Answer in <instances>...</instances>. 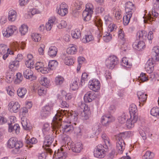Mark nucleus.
Returning a JSON list of instances; mask_svg holds the SVG:
<instances>
[{"instance_id":"obj_26","label":"nucleus","mask_w":159,"mask_h":159,"mask_svg":"<svg viewBox=\"0 0 159 159\" xmlns=\"http://www.w3.org/2000/svg\"><path fill=\"white\" fill-rule=\"evenodd\" d=\"M77 48L76 46L74 44H70L66 50L67 53L68 54L73 55L77 52Z\"/></svg>"},{"instance_id":"obj_7","label":"nucleus","mask_w":159,"mask_h":159,"mask_svg":"<svg viewBox=\"0 0 159 159\" xmlns=\"http://www.w3.org/2000/svg\"><path fill=\"white\" fill-rule=\"evenodd\" d=\"M93 21L94 24L97 27V30H96L95 32V34L97 35V37L98 39V42H99L100 38L102 36L101 32L102 30V21L98 16H95Z\"/></svg>"},{"instance_id":"obj_59","label":"nucleus","mask_w":159,"mask_h":159,"mask_svg":"<svg viewBox=\"0 0 159 159\" xmlns=\"http://www.w3.org/2000/svg\"><path fill=\"white\" fill-rule=\"evenodd\" d=\"M67 25V23L65 20H61V22L57 25L58 28L61 29L65 28Z\"/></svg>"},{"instance_id":"obj_6","label":"nucleus","mask_w":159,"mask_h":159,"mask_svg":"<svg viewBox=\"0 0 159 159\" xmlns=\"http://www.w3.org/2000/svg\"><path fill=\"white\" fill-rule=\"evenodd\" d=\"M124 136L125 134L123 133H120L116 137V148L119 154H121L125 149V143L123 139Z\"/></svg>"},{"instance_id":"obj_62","label":"nucleus","mask_w":159,"mask_h":159,"mask_svg":"<svg viewBox=\"0 0 159 159\" xmlns=\"http://www.w3.org/2000/svg\"><path fill=\"white\" fill-rule=\"evenodd\" d=\"M6 81L8 83L12 82L13 80V76L11 75L10 73H7L6 74Z\"/></svg>"},{"instance_id":"obj_27","label":"nucleus","mask_w":159,"mask_h":159,"mask_svg":"<svg viewBox=\"0 0 159 159\" xmlns=\"http://www.w3.org/2000/svg\"><path fill=\"white\" fill-rule=\"evenodd\" d=\"M39 80L41 85L46 87H48L49 85L50 80L46 77L41 76L39 78Z\"/></svg>"},{"instance_id":"obj_42","label":"nucleus","mask_w":159,"mask_h":159,"mask_svg":"<svg viewBox=\"0 0 159 159\" xmlns=\"http://www.w3.org/2000/svg\"><path fill=\"white\" fill-rule=\"evenodd\" d=\"M74 60L70 57H66L64 58L65 64L68 66L72 65L74 63Z\"/></svg>"},{"instance_id":"obj_40","label":"nucleus","mask_w":159,"mask_h":159,"mask_svg":"<svg viewBox=\"0 0 159 159\" xmlns=\"http://www.w3.org/2000/svg\"><path fill=\"white\" fill-rule=\"evenodd\" d=\"M88 76V74L86 72H84L82 74L81 79L79 83V85L82 86L84 84L85 82L88 81L87 77Z\"/></svg>"},{"instance_id":"obj_39","label":"nucleus","mask_w":159,"mask_h":159,"mask_svg":"<svg viewBox=\"0 0 159 159\" xmlns=\"http://www.w3.org/2000/svg\"><path fill=\"white\" fill-rule=\"evenodd\" d=\"M19 30L21 35H24L28 32V27L26 25L23 24L19 28Z\"/></svg>"},{"instance_id":"obj_12","label":"nucleus","mask_w":159,"mask_h":159,"mask_svg":"<svg viewBox=\"0 0 159 159\" xmlns=\"http://www.w3.org/2000/svg\"><path fill=\"white\" fill-rule=\"evenodd\" d=\"M17 30V27L14 25H10L6 30L2 31V33L4 37L8 38L12 36L14 32Z\"/></svg>"},{"instance_id":"obj_14","label":"nucleus","mask_w":159,"mask_h":159,"mask_svg":"<svg viewBox=\"0 0 159 159\" xmlns=\"http://www.w3.org/2000/svg\"><path fill=\"white\" fill-rule=\"evenodd\" d=\"M114 120V117L111 116L104 115L102 117L101 122L102 125L107 126Z\"/></svg>"},{"instance_id":"obj_3","label":"nucleus","mask_w":159,"mask_h":159,"mask_svg":"<svg viewBox=\"0 0 159 159\" xmlns=\"http://www.w3.org/2000/svg\"><path fill=\"white\" fill-rule=\"evenodd\" d=\"M60 112L59 114H58V115L59 116V117L61 118V117L62 116H65L66 117H67L68 118L69 120H70V123L71 122L75 125H76V123H75L78 119V113L76 111H69L67 110H62L61 111L59 110Z\"/></svg>"},{"instance_id":"obj_28","label":"nucleus","mask_w":159,"mask_h":159,"mask_svg":"<svg viewBox=\"0 0 159 159\" xmlns=\"http://www.w3.org/2000/svg\"><path fill=\"white\" fill-rule=\"evenodd\" d=\"M125 10L126 12H131L133 13L135 10L134 4L131 2H128L126 4Z\"/></svg>"},{"instance_id":"obj_18","label":"nucleus","mask_w":159,"mask_h":159,"mask_svg":"<svg viewBox=\"0 0 159 159\" xmlns=\"http://www.w3.org/2000/svg\"><path fill=\"white\" fill-rule=\"evenodd\" d=\"M100 87V83L98 80L94 79L91 80L90 84V89L94 91L97 92L99 89Z\"/></svg>"},{"instance_id":"obj_46","label":"nucleus","mask_w":159,"mask_h":159,"mask_svg":"<svg viewBox=\"0 0 159 159\" xmlns=\"http://www.w3.org/2000/svg\"><path fill=\"white\" fill-rule=\"evenodd\" d=\"M32 40L35 42L40 41L41 39V35L40 34L37 33H33L31 34Z\"/></svg>"},{"instance_id":"obj_19","label":"nucleus","mask_w":159,"mask_h":159,"mask_svg":"<svg viewBox=\"0 0 159 159\" xmlns=\"http://www.w3.org/2000/svg\"><path fill=\"white\" fill-rule=\"evenodd\" d=\"M137 95L139 100V105H142L143 106L146 102L147 98V94L142 92L138 91L137 93Z\"/></svg>"},{"instance_id":"obj_4","label":"nucleus","mask_w":159,"mask_h":159,"mask_svg":"<svg viewBox=\"0 0 159 159\" xmlns=\"http://www.w3.org/2000/svg\"><path fill=\"white\" fill-rule=\"evenodd\" d=\"M54 105L53 103L50 102L43 107L40 112V117L44 119L49 116L52 111Z\"/></svg>"},{"instance_id":"obj_57","label":"nucleus","mask_w":159,"mask_h":159,"mask_svg":"<svg viewBox=\"0 0 159 159\" xmlns=\"http://www.w3.org/2000/svg\"><path fill=\"white\" fill-rule=\"evenodd\" d=\"M57 13L60 16H63L68 13V9H58Z\"/></svg>"},{"instance_id":"obj_30","label":"nucleus","mask_w":159,"mask_h":159,"mask_svg":"<svg viewBox=\"0 0 159 159\" xmlns=\"http://www.w3.org/2000/svg\"><path fill=\"white\" fill-rule=\"evenodd\" d=\"M55 20V18L54 17H51L49 19L45 25L46 28L47 30L50 31L51 30Z\"/></svg>"},{"instance_id":"obj_9","label":"nucleus","mask_w":159,"mask_h":159,"mask_svg":"<svg viewBox=\"0 0 159 159\" xmlns=\"http://www.w3.org/2000/svg\"><path fill=\"white\" fill-rule=\"evenodd\" d=\"M119 63L118 58L116 56L109 57L105 61L107 67L110 69H113Z\"/></svg>"},{"instance_id":"obj_52","label":"nucleus","mask_w":159,"mask_h":159,"mask_svg":"<svg viewBox=\"0 0 159 159\" xmlns=\"http://www.w3.org/2000/svg\"><path fill=\"white\" fill-rule=\"evenodd\" d=\"M16 79L15 81V84H19L22 80L23 77L21 73H18L16 74Z\"/></svg>"},{"instance_id":"obj_43","label":"nucleus","mask_w":159,"mask_h":159,"mask_svg":"<svg viewBox=\"0 0 159 159\" xmlns=\"http://www.w3.org/2000/svg\"><path fill=\"white\" fill-rule=\"evenodd\" d=\"M44 135H48L50 131V126L48 123L44 124L42 129Z\"/></svg>"},{"instance_id":"obj_23","label":"nucleus","mask_w":159,"mask_h":159,"mask_svg":"<svg viewBox=\"0 0 159 159\" xmlns=\"http://www.w3.org/2000/svg\"><path fill=\"white\" fill-rule=\"evenodd\" d=\"M89 3L85 5V9L83 12V17L84 21H86L89 20Z\"/></svg>"},{"instance_id":"obj_22","label":"nucleus","mask_w":159,"mask_h":159,"mask_svg":"<svg viewBox=\"0 0 159 159\" xmlns=\"http://www.w3.org/2000/svg\"><path fill=\"white\" fill-rule=\"evenodd\" d=\"M20 129L19 125L17 124H16L14 125L11 124H9L8 131L10 132H12L13 133L18 134L20 132Z\"/></svg>"},{"instance_id":"obj_2","label":"nucleus","mask_w":159,"mask_h":159,"mask_svg":"<svg viewBox=\"0 0 159 159\" xmlns=\"http://www.w3.org/2000/svg\"><path fill=\"white\" fill-rule=\"evenodd\" d=\"M129 112L130 118L128 120L127 126L128 128H131L134 126V123L137 122L138 118L137 107L135 104H132L130 105Z\"/></svg>"},{"instance_id":"obj_35","label":"nucleus","mask_w":159,"mask_h":159,"mask_svg":"<svg viewBox=\"0 0 159 159\" xmlns=\"http://www.w3.org/2000/svg\"><path fill=\"white\" fill-rule=\"evenodd\" d=\"M16 141V140L15 138L11 137L10 138L7 143V147L9 148H14Z\"/></svg>"},{"instance_id":"obj_34","label":"nucleus","mask_w":159,"mask_h":159,"mask_svg":"<svg viewBox=\"0 0 159 159\" xmlns=\"http://www.w3.org/2000/svg\"><path fill=\"white\" fill-rule=\"evenodd\" d=\"M27 90L25 88H19L17 91L18 96L21 98H23L27 93Z\"/></svg>"},{"instance_id":"obj_31","label":"nucleus","mask_w":159,"mask_h":159,"mask_svg":"<svg viewBox=\"0 0 159 159\" xmlns=\"http://www.w3.org/2000/svg\"><path fill=\"white\" fill-rule=\"evenodd\" d=\"M132 15V13L131 12H126L125 16L123 18V23L125 25H126L129 24Z\"/></svg>"},{"instance_id":"obj_37","label":"nucleus","mask_w":159,"mask_h":159,"mask_svg":"<svg viewBox=\"0 0 159 159\" xmlns=\"http://www.w3.org/2000/svg\"><path fill=\"white\" fill-rule=\"evenodd\" d=\"M21 124L23 128L25 130H29L30 129V126L27 123V119L25 118H22L21 119Z\"/></svg>"},{"instance_id":"obj_41","label":"nucleus","mask_w":159,"mask_h":159,"mask_svg":"<svg viewBox=\"0 0 159 159\" xmlns=\"http://www.w3.org/2000/svg\"><path fill=\"white\" fill-rule=\"evenodd\" d=\"M15 145L14 148H15L13 150V152L14 153H17L19 152V149L23 146V143L21 141H16V143Z\"/></svg>"},{"instance_id":"obj_38","label":"nucleus","mask_w":159,"mask_h":159,"mask_svg":"<svg viewBox=\"0 0 159 159\" xmlns=\"http://www.w3.org/2000/svg\"><path fill=\"white\" fill-rule=\"evenodd\" d=\"M118 119L120 123L123 124L126 122V125L128 120H129L127 116L125 113L123 114L121 116H119Z\"/></svg>"},{"instance_id":"obj_16","label":"nucleus","mask_w":159,"mask_h":159,"mask_svg":"<svg viewBox=\"0 0 159 159\" xmlns=\"http://www.w3.org/2000/svg\"><path fill=\"white\" fill-rule=\"evenodd\" d=\"M54 140V138L52 135H47L45 137L43 141V148L46 149V147H49L52 143Z\"/></svg>"},{"instance_id":"obj_47","label":"nucleus","mask_w":159,"mask_h":159,"mask_svg":"<svg viewBox=\"0 0 159 159\" xmlns=\"http://www.w3.org/2000/svg\"><path fill=\"white\" fill-rule=\"evenodd\" d=\"M37 142V139L34 138L33 137L30 139H26V143L27 144H28L30 147H31V144H35Z\"/></svg>"},{"instance_id":"obj_17","label":"nucleus","mask_w":159,"mask_h":159,"mask_svg":"<svg viewBox=\"0 0 159 159\" xmlns=\"http://www.w3.org/2000/svg\"><path fill=\"white\" fill-rule=\"evenodd\" d=\"M133 47L137 50L140 51L145 48V44L144 41L136 40L133 43Z\"/></svg>"},{"instance_id":"obj_10","label":"nucleus","mask_w":159,"mask_h":159,"mask_svg":"<svg viewBox=\"0 0 159 159\" xmlns=\"http://www.w3.org/2000/svg\"><path fill=\"white\" fill-rule=\"evenodd\" d=\"M78 106L79 107V110L80 111H83V112L82 113V116L84 117V119L87 120L88 119L89 113V105L80 102H79Z\"/></svg>"},{"instance_id":"obj_36","label":"nucleus","mask_w":159,"mask_h":159,"mask_svg":"<svg viewBox=\"0 0 159 159\" xmlns=\"http://www.w3.org/2000/svg\"><path fill=\"white\" fill-rule=\"evenodd\" d=\"M58 62L56 60L49 61L48 64V68L50 70L55 69L57 66Z\"/></svg>"},{"instance_id":"obj_32","label":"nucleus","mask_w":159,"mask_h":159,"mask_svg":"<svg viewBox=\"0 0 159 159\" xmlns=\"http://www.w3.org/2000/svg\"><path fill=\"white\" fill-rule=\"evenodd\" d=\"M80 81L79 79L77 78H75L71 83L70 84V88L73 90H75L79 88L78 82Z\"/></svg>"},{"instance_id":"obj_50","label":"nucleus","mask_w":159,"mask_h":159,"mask_svg":"<svg viewBox=\"0 0 159 159\" xmlns=\"http://www.w3.org/2000/svg\"><path fill=\"white\" fill-rule=\"evenodd\" d=\"M62 140L65 143H67L68 145L69 146L70 144L71 145V144H72L70 143L71 140L70 138L68 135H64L62 137Z\"/></svg>"},{"instance_id":"obj_53","label":"nucleus","mask_w":159,"mask_h":159,"mask_svg":"<svg viewBox=\"0 0 159 159\" xmlns=\"http://www.w3.org/2000/svg\"><path fill=\"white\" fill-rule=\"evenodd\" d=\"M47 93L46 88L43 87H40L38 90V94L40 96H44Z\"/></svg>"},{"instance_id":"obj_64","label":"nucleus","mask_w":159,"mask_h":159,"mask_svg":"<svg viewBox=\"0 0 159 159\" xmlns=\"http://www.w3.org/2000/svg\"><path fill=\"white\" fill-rule=\"evenodd\" d=\"M7 93L11 96H13L14 94L15 90L13 88H11L10 87H8L7 89Z\"/></svg>"},{"instance_id":"obj_56","label":"nucleus","mask_w":159,"mask_h":159,"mask_svg":"<svg viewBox=\"0 0 159 159\" xmlns=\"http://www.w3.org/2000/svg\"><path fill=\"white\" fill-rule=\"evenodd\" d=\"M118 31V37L119 38L121 39L122 41H124L125 40L124 37V33L121 29H119Z\"/></svg>"},{"instance_id":"obj_5","label":"nucleus","mask_w":159,"mask_h":159,"mask_svg":"<svg viewBox=\"0 0 159 159\" xmlns=\"http://www.w3.org/2000/svg\"><path fill=\"white\" fill-rule=\"evenodd\" d=\"M108 151L107 146L98 144L94 151V155L98 158H102L105 156L106 152Z\"/></svg>"},{"instance_id":"obj_21","label":"nucleus","mask_w":159,"mask_h":159,"mask_svg":"<svg viewBox=\"0 0 159 159\" xmlns=\"http://www.w3.org/2000/svg\"><path fill=\"white\" fill-rule=\"evenodd\" d=\"M152 16L151 14H150L147 17L146 20H144V21L145 23L150 24L152 21H154L155 20V18L158 16V13L155 12L154 11H152Z\"/></svg>"},{"instance_id":"obj_54","label":"nucleus","mask_w":159,"mask_h":159,"mask_svg":"<svg viewBox=\"0 0 159 159\" xmlns=\"http://www.w3.org/2000/svg\"><path fill=\"white\" fill-rule=\"evenodd\" d=\"M102 138L104 140L105 144L104 145H106L108 146L110 145L109 139L106 134L104 133L102 135Z\"/></svg>"},{"instance_id":"obj_25","label":"nucleus","mask_w":159,"mask_h":159,"mask_svg":"<svg viewBox=\"0 0 159 159\" xmlns=\"http://www.w3.org/2000/svg\"><path fill=\"white\" fill-rule=\"evenodd\" d=\"M17 13L13 10H11L9 11L8 13V18L9 21H14L16 20L17 18Z\"/></svg>"},{"instance_id":"obj_29","label":"nucleus","mask_w":159,"mask_h":159,"mask_svg":"<svg viewBox=\"0 0 159 159\" xmlns=\"http://www.w3.org/2000/svg\"><path fill=\"white\" fill-rule=\"evenodd\" d=\"M57 52V48L56 47L51 46L49 49L48 54L50 56L53 57L56 55Z\"/></svg>"},{"instance_id":"obj_13","label":"nucleus","mask_w":159,"mask_h":159,"mask_svg":"<svg viewBox=\"0 0 159 159\" xmlns=\"http://www.w3.org/2000/svg\"><path fill=\"white\" fill-rule=\"evenodd\" d=\"M56 159H68L67 153L62 148L55 151L54 155Z\"/></svg>"},{"instance_id":"obj_24","label":"nucleus","mask_w":159,"mask_h":159,"mask_svg":"<svg viewBox=\"0 0 159 159\" xmlns=\"http://www.w3.org/2000/svg\"><path fill=\"white\" fill-rule=\"evenodd\" d=\"M19 66V61L14 60L11 61L9 65V67L10 69L13 71L16 70Z\"/></svg>"},{"instance_id":"obj_58","label":"nucleus","mask_w":159,"mask_h":159,"mask_svg":"<svg viewBox=\"0 0 159 159\" xmlns=\"http://www.w3.org/2000/svg\"><path fill=\"white\" fill-rule=\"evenodd\" d=\"M111 35L110 33H107L106 35L103 37V39L105 42H107L111 39Z\"/></svg>"},{"instance_id":"obj_48","label":"nucleus","mask_w":159,"mask_h":159,"mask_svg":"<svg viewBox=\"0 0 159 159\" xmlns=\"http://www.w3.org/2000/svg\"><path fill=\"white\" fill-rule=\"evenodd\" d=\"M150 113L154 116L159 118V108L157 107H153L151 110Z\"/></svg>"},{"instance_id":"obj_20","label":"nucleus","mask_w":159,"mask_h":159,"mask_svg":"<svg viewBox=\"0 0 159 159\" xmlns=\"http://www.w3.org/2000/svg\"><path fill=\"white\" fill-rule=\"evenodd\" d=\"M70 148L72 151L76 153L80 152L81 149L83 148V146L81 143L78 142L74 144L73 143L71 144Z\"/></svg>"},{"instance_id":"obj_33","label":"nucleus","mask_w":159,"mask_h":159,"mask_svg":"<svg viewBox=\"0 0 159 159\" xmlns=\"http://www.w3.org/2000/svg\"><path fill=\"white\" fill-rule=\"evenodd\" d=\"M152 53L154 56L156 60L159 62V47L156 46L153 47Z\"/></svg>"},{"instance_id":"obj_11","label":"nucleus","mask_w":159,"mask_h":159,"mask_svg":"<svg viewBox=\"0 0 159 159\" xmlns=\"http://www.w3.org/2000/svg\"><path fill=\"white\" fill-rule=\"evenodd\" d=\"M20 105L17 102L13 101H11L8 105V110L11 113H17L20 109Z\"/></svg>"},{"instance_id":"obj_63","label":"nucleus","mask_w":159,"mask_h":159,"mask_svg":"<svg viewBox=\"0 0 159 159\" xmlns=\"http://www.w3.org/2000/svg\"><path fill=\"white\" fill-rule=\"evenodd\" d=\"M34 64V62H32L25 60V65L28 68L31 69V68H33Z\"/></svg>"},{"instance_id":"obj_55","label":"nucleus","mask_w":159,"mask_h":159,"mask_svg":"<svg viewBox=\"0 0 159 159\" xmlns=\"http://www.w3.org/2000/svg\"><path fill=\"white\" fill-rule=\"evenodd\" d=\"M105 11V8L102 7H98L95 9V13L96 14L97 13H99L101 14H104Z\"/></svg>"},{"instance_id":"obj_15","label":"nucleus","mask_w":159,"mask_h":159,"mask_svg":"<svg viewBox=\"0 0 159 159\" xmlns=\"http://www.w3.org/2000/svg\"><path fill=\"white\" fill-rule=\"evenodd\" d=\"M33 74V72L30 68L25 69L23 71V75L25 78L31 81L36 79V76Z\"/></svg>"},{"instance_id":"obj_1","label":"nucleus","mask_w":159,"mask_h":159,"mask_svg":"<svg viewBox=\"0 0 159 159\" xmlns=\"http://www.w3.org/2000/svg\"><path fill=\"white\" fill-rule=\"evenodd\" d=\"M58 114H56L53 118L52 125L55 129H57L63 133L70 134L74 130L73 126L70 124V122L64 123L62 124L61 118L59 117Z\"/></svg>"},{"instance_id":"obj_51","label":"nucleus","mask_w":159,"mask_h":159,"mask_svg":"<svg viewBox=\"0 0 159 159\" xmlns=\"http://www.w3.org/2000/svg\"><path fill=\"white\" fill-rule=\"evenodd\" d=\"M148 76L146 74L143 73H141L140 75L138 77V80H141L142 82L146 81L148 80Z\"/></svg>"},{"instance_id":"obj_49","label":"nucleus","mask_w":159,"mask_h":159,"mask_svg":"<svg viewBox=\"0 0 159 159\" xmlns=\"http://www.w3.org/2000/svg\"><path fill=\"white\" fill-rule=\"evenodd\" d=\"M64 81V78L61 76L58 75L56 77L55 79V83L57 85H61Z\"/></svg>"},{"instance_id":"obj_45","label":"nucleus","mask_w":159,"mask_h":159,"mask_svg":"<svg viewBox=\"0 0 159 159\" xmlns=\"http://www.w3.org/2000/svg\"><path fill=\"white\" fill-rule=\"evenodd\" d=\"M80 32L79 29H76L74 31L71 32V36L73 38L75 39H78L80 36Z\"/></svg>"},{"instance_id":"obj_44","label":"nucleus","mask_w":159,"mask_h":159,"mask_svg":"<svg viewBox=\"0 0 159 159\" xmlns=\"http://www.w3.org/2000/svg\"><path fill=\"white\" fill-rule=\"evenodd\" d=\"M9 48L7 46L3 44H0V54L4 55L6 53L7 51L8 52Z\"/></svg>"},{"instance_id":"obj_8","label":"nucleus","mask_w":159,"mask_h":159,"mask_svg":"<svg viewBox=\"0 0 159 159\" xmlns=\"http://www.w3.org/2000/svg\"><path fill=\"white\" fill-rule=\"evenodd\" d=\"M137 36L140 40L143 41L147 39L148 40H152L153 38L152 31H150L148 35L147 32L143 30L138 31L137 33Z\"/></svg>"},{"instance_id":"obj_61","label":"nucleus","mask_w":159,"mask_h":159,"mask_svg":"<svg viewBox=\"0 0 159 159\" xmlns=\"http://www.w3.org/2000/svg\"><path fill=\"white\" fill-rule=\"evenodd\" d=\"M83 4V2L79 0H77L74 6L77 9H80L81 8V6Z\"/></svg>"},{"instance_id":"obj_60","label":"nucleus","mask_w":159,"mask_h":159,"mask_svg":"<svg viewBox=\"0 0 159 159\" xmlns=\"http://www.w3.org/2000/svg\"><path fill=\"white\" fill-rule=\"evenodd\" d=\"M45 48V46L44 44H41L40 45V47L38 50L39 54L40 55H43L44 54Z\"/></svg>"}]
</instances>
